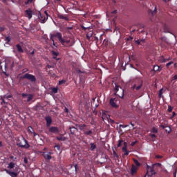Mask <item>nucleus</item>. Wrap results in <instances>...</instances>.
<instances>
[{
  "instance_id": "nucleus-1",
  "label": "nucleus",
  "mask_w": 177,
  "mask_h": 177,
  "mask_svg": "<svg viewBox=\"0 0 177 177\" xmlns=\"http://www.w3.org/2000/svg\"><path fill=\"white\" fill-rule=\"evenodd\" d=\"M53 37L57 38L59 43L64 47L68 48L74 45V42L71 41L70 37H65V36L62 37V33H60V32H56L53 35H51V37H50V39H51L53 42H55Z\"/></svg>"
},
{
  "instance_id": "nucleus-2",
  "label": "nucleus",
  "mask_w": 177,
  "mask_h": 177,
  "mask_svg": "<svg viewBox=\"0 0 177 177\" xmlns=\"http://www.w3.org/2000/svg\"><path fill=\"white\" fill-rule=\"evenodd\" d=\"M17 146L21 148H25L26 149L30 147L28 140H26L24 136L18 138V143H17Z\"/></svg>"
},
{
  "instance_id": "nucleus-3",
  "label": "nucleus",
  "mask_w": 177,
  "mask_h": 177,
  "mask_svg": "<svg viewBox=\"0 0 177 177\" xmlns=\"http://www.w3.org/2000/svg\"><path fill=\"white\" fill-rule=\"evenodd\" d=\"M49 17V15L48 14L47 11H44V13H41V12H39V21H40V23L45 24L47 21L48 18Z\"/></svg>"
},
{
  "instance_id": "nucleus-4",
  "label": "nucleus",
  "mask_w": 177,
  "mask_h": 177,
  "mask_svg": "<svg viewBox=\"0 0 177 177\" xmlns=\"http://www.w3.org/2000/svg\"><path fill=\"white\" fill-rule=\"evenodd\" d=\"M114 91H115V93H114L115 95H118L119 97L124 99V90L122 88H120L118 85H115Z\"/></svg>"
},
{
  "instance_id": "nucleus-5",
  "label": "nucleus",
  "mask_w": 177,
  "mask_h": 177,
  "mask_svg": "<svg viewBox=\"0 0 177 177\" xmlns=\"http://www.w3.org/2000/svg\"><path fill=\"white\" fill-rule=\"evenodd\" d=\"M60 132L59 129L57 127H50L48 128V132H46V133L50 135V133L59 134Z\"/></svg>"
},
{
  "instance_id": "nucleus-6",
  "label": "nucleus",
  "mask_w": 177,
  "mask_h": 177,
  "mask_svg": "<svg viewBox=\"0 0 177 177\" xmlns=\"http://www.w3.org/2000/svg\"><path fill=\"white\" fill-rule=\"evenodd\" d=\"M22 78L26 79L32 82H35L37 81L35 76L28 73H26L24 76H22Z\"/></svg>"
},
{
  "instance_id": "nucleus-7",
  "label": "nucleus",
  "mask_w": 177,
  "mask_h": 177,
  "mask_svg": "<svg viewBox=\"0 0 177 177\" xmlns=\"http://www.w3.org/2000/svg\"><path fill=\"white\" fill-rule=\"evenodd\" d=\"M14 62L12 61H9L8 59H7L6 61V64H5V72L3 71V73H5L6 75V68H14Z\"/></svg>"
},
{
  "instance_id": "nucleus-8",
  "label": "nucleus",
  "mask_w": 177,
  "mask_h": 177,
  "mask_svg": "<svg viewBox=\"0 0 177 177\" xmlns=\"http://www.w3.org/2000/svg\"><path fill=\"white\" fill-rule=\"evenodd\" d=\"M25 17H28V19H30L32 17V11L30 8L25 10Z\"/></svg>"
},
{
  "instance_id": "nucleus-9",
  "label": "nucleus",
  "mask_w": 177,
  "mask_h": 177,
  "mask_svg": "<svg viewBox=\"0 0 177 177\" xmlns=\"http://www.w3.org/2000/svg\"><path fill=\"white\" fill-rule=\"evenodd\" d=\"M42 153L43 154H41V156H43V157L44 158V159H46V160H50L52 159V156H51L52 153L51 152H49L48 153L43 152Z\"/></svg>"
},
{
  "instance_id": "nucleus-10",
  "label": "nucleus",
  "mask_w": 177,
  "mask_h": 177,
  "mask_svg": "<svg viewBox=\"0 0 177 177\" xmlns=\"http://www.w3.org/2000/svg\"><path fill=\"white\" fill-rule=\"evenodd\" d=\"M116 102H117V100H116L115 98H111V99H110L109 104H110V105H111L112 107H113V108H118V106L117 105Z\"/></svg>"
},
{
  "instance_id": "nucleus-11",
  "label": "nucleus",
  "mask_w": 177,
  "mask_h": 177,
  "mask_svg": "<svg viewBox=\"0 0 177 177\" xmlns=\"http://www.w3.org/2000/svg\"><path fill=\"white\" fill-rule=\"evenodd\" d=\"M143 84L142 83L140 84L138 86H137L136 84L133 85L131 87L132 91H138L139 90H140V88L142 87Z\"/></svg>"
},
{
  "instance_id": "nucleus-12",
  "label": "nucleus",
  "mask_w": 177,
  "mask_h": 177,
  "mask_svg": "<svg viewBox=\"0 0 177 177\" xmlns=\"http://www.w3.org/2000/svg\"><path fill=\"white\" fill-rule=\"evenodd\" d=\"M73 29V26H68L67 28H62V30H63V32L68 34H71V30Z\"/></svg>"
},
{
  "instance_id": "nucleus-13",
  "label": "nucleus",
  "mask_w": 177,
  "mask_h": 177,
  "mask_svg": "<svg viewBox=\"0 0 177 177\" xmlns=\"http://www.w3.org/2000/svg\"><path fill=\"white\" fill-rule=\"evenodd\" d=\"M46 122H47L46 124L47 127H50L53 122L51 117L50 116L46 117Z\"/></svg>"
},
{
  "instance_id": "nucleus-14",
  "label": "nucleus",
  "mask_w": 177,
  "mask_h": 177,
  "mask_svg": "<svg viewBox=\"0 0 177 177\" xmlns=\"http://www.w3.org/2000/svg\"><path fill=\"white\" fill-rule=\"evenodd\" d=\"M57 17L60 19H63V20L66 21H69V18L67 16H66L63 14H58Z\"/></svg>"
},
{
  "instance_id": "nucleus-15",
  "label": "nucleus",
  "mask_w": 177,
  "mask_h": 177,
  "mask_svg": "<svg viewBox=\"0 0 177 177\" xmlns=\"http://www.w3.org/2000/svg\"><path fill=\"white\" fill-rule=\"evenodd\" d=\"M5 171H6L7 174H8V175L11 176V177H17L18 174L14 171H10L8 169H5Z\"/></svg>"
},
{
  "instance_id": "nucleus-16",
  "label": "nucleus",
  "mask_w": 177,
  "mask_h": 177,
  "mask_svg": "<svg viewBox=\"0 0 177 177\" xmlns=\"http://www.w3.org/2000/svg\"><path fill=\"white\" fill-rule=\"evenodd\" d=\"M111 43L109 39H104L103 40V45H104V46L109 47V46H111Z\"/></svg>"
},
{
  "instance_id": "nucleus-17",
  "label": "nucleus",
  "mask_w": 177,
  "mask_h": 177,
  "mask_svg": "<svg viewBox=\"0 0 177 177\" xmlns=\"http://www.w3.org/2000/svg\"><path fill=\"white\" fill-rule=\"evenodd\" d=\"M171 57H169L168 58H165L163 57V55H162V57H160V62L162 63H165V62H167L168 61L171 60Z\"/></svg>"
},
{
  "instance_id": "nucleus-18",
  "label": "nucleus",
  "mask_w": 177,
  "mask_h": 177,
  "mask_svg": "<svg viewBox=\"0 0 177 177\" xmlns=\"http://www.w3.org/2000/svg\"><path fill=\"white\" fill-rule=\"evenodd\" d=\"M161 71H162V68H160L159 66L158 65L153 66L152 71H153L154 73L160 72Z\"/></svg>"
},
{
  "instance_id": "nucleus-19",
  "label": "nucleus",
  "mask_w": 177,
  "mask_h": 177,
  "mask_svg": "<svg viewBox=\"0 0 177 177\" xmlns=\"http://www.w3.org/2000/svg\"><path fill=\"white\" fill-rule=\"evenodd\" d=\"M15 47H17V50L18 51V53H23L24 52L21 46H20V44H17V46H15Z\"/></svg>"
},
{
  "instance_id": "nucleus-20",
  "label": "nucleus",
  "mask_w": 177,
  "mask_h": 177,
  "mask_svg": "<svg viewBox=\"0 0 177 177\" xmlns=\"http://www.w3.org/2000/svg\"><path fill=\"white\" fill-rule=\"evenodd\" d=\"M69 129H70L71 134L72 135H74L78 131L77 128L73 127H69Z\"/></svg>"
},
{
  "instance_id": "nucleus-21",
  "label": "nucleus",
  "mask_w": 177,
  "mask_h": 177,
  "mask_svg": "<svg viewBox=\"0 0 177 177\" xmlns=\"http://www.w3.org/2000/svg\"><path fill=\"white\" fill-rule=\"evenodd\" d=\"M138 168L135 165H132L131 169V174L133 175L134 174L137 173Z\"/></svg>"
},
{
  "instance_id": "nucleus-22",
  "label": "nucleus",
  "mask_w": 177,
  "mask_h": 177,
  "mask_svg": "<svg viewBox=\"0 0 177 177\" xmlns=\"http://www.w3.org/2000/svg\"><path fill=\"white\" fill-rule=\"evenodd\" d=\"M86 124H79L78 128L80 131L84 132L86 129Z\"/></svg>"
},
{
  "instance_id": "nucleus-23",
  "label": "nucleus",
  "mask_w": 177,
  "mask_h": 177,
  "mask_svg": "<svg viewBox=\"0 0 177 177\" xmlns=\"http://www.w3.org/2000/svg\"><path fill=\"white\" fill-rule=\"evenodd\" d=\"M84 134L86 135V136H92L93 134V131L91 130H88V129H85V131H84Z\"/></svg>"
},
{
  "instance_id": "nucleus-24",
  "label": "nucleus",
  "mask_w": 177,
  "mask_h": 177,
  "mask_svg": "<svg viewBox=\"0 0 177 177\" xmlns=\"http://www.w3.org/2000/svg\"><path fill=\"white\" fill-rule=\"evenodd\" d=\"M163 29L165 30V32H169V25H167L166 24H165L163 25Z\"/></svg>"
},
{
  "instance_id": "nucleus-25",
  "label": "nucleus",
  "mask_w": 177,
  "mask_h": 177,
  "mask_svg": "<svg viewBox=\"0 0 177 177\" xmlns=\"http://www.w3.org/2000/svg\"><path fill=\"white\" fill-rule=\"evenodd\" d=\"M92 37H93V32H89L88 33H86V39L88 41L91 40V38Z\"/></svg>"
},
{
  "instance_id": "nucleus-26",
  "label": "nucleus",
  "mask_w": 177,
  "mask_h": 177,
  "mask_svg": "<svg viewBox=\"0 0 177 177\" xmlns=\"http://www.w3.org/2000/svg\"><path fill=\"white\" fill-rule=\"evenodd\" d=\"M75 72L77 74L80 75V74H86V73L85 71H81L79 68H76L75 69Z\"/></svg>"
},
{
  "instance_id": "nucleus-27",
  "label": "nucleus",
  "mask_w": 177,
  "mask_h": 177,
  "mask_svg": "<svg viewBox=\"0 0 177 177\" xmlns=\"http://www.w3.org/2000/svg\"><path fill=\"white\" fill-rule=\"evenodd\" d=\"M136 31H139V29H136V26H131L130 28V32H135Z\"/></svg>"
},
{
  "instance_id": "nucleus-28",
  "label": "nucleus",
  "mask_w": 177,
  "mask_h": 177,
  "mask_svg": "<svg viewBox=\"0 0 177 177\" xmlns=\"http://www.w3.org/2000/svg\"><path fill=\"white\" fill-rule=\"evenodd\" d=\"M127 142H124V147L122 148V151L123 152L127 151Z\"/></svg>"
},
{
  "instance_id": "nucleus-29",
  "label": "nucleus",
  "mask_w": 177,
  "mask_h": 177,
  "mask_svg": "<svg viewBox=\"0 0 177 177\" xmlns=\"http://www.w3.org/2000/svg\"><path fill=\"white\" fill-rule=\"evenodd\" d=\"M90 145H91V147H90L91 151H94L97 147L96 145L93 143H91Z\"/></svg>"
},
{
  "instance_id": "nucleus-30",
  "label": "nucleus",
  "mask_w": 177,
  "mask_h": 177,
  "mask_svg": "<svg viewBox=\"0 0 177 177\" xmlns=\"http://www.w3.org/2000/svg\"><path fill=\"white\" fill-rule=\"evenodd\" d=\"M162 95H163V88H161V89L159 91L158 97H159V98L162 97Z\"/></svg>"
},
{
  "instance_id": "nucleus-31",
  "label": "nucleus",
  "mask_w": 177,
  "mask_h": 177,
  "mask_svg": "<svg viewBox=\"0 0 177 177\" xmlns=\"http://www.w3.org/2000/svg\"><path fill=\"white\" fill-rule=\"evenodd\" d=\"M15 167V163L14 162H10L8 164V169H13Z\"/></svg>"
},
{
  "instance_id": "nucleus-32",
  "label": "nucleus",
  "mask_w": 177,
  "mask_h": 177,
  "mask_svg": "<svg viewBox=\"0 0 177 177\" xmlns=\"http://www.w3.org/2000/svg\"><path fill=\"white\" fill-rule=\"evenodd\" d=\"M1 100L2 101L1 103V105H3V104L7 105V104H8V102H6V101L3 98V97H1Z\"/></svg>"
},
{
  "instance_id": "nucleus-33",
  "label": "nucleus",
  "mask_w": 177,
  "mask_h": 177,
  "mask_svg": "<svg viewBox=\"0 0 177 177\" xmlns=\"http://www.w3.org/2000/svg\"><path fill=\"white\" fill-rule=\"evenodd\" d=\"M151 132L153 133H157L158 132V129H156V127H153L152 129L151 130Z\"/></svg>"
},
{
  "instance_id": "nucleus-34",
  "label": "nucleus",
  "mask_w": 177,
  "mask_h": 177,
  "mask_svg": "<svg viewBox=\"0 0 177 177\" xmlns=\"http://www.w3.org/2000/svg\"><path fill=\"white\" fill-rule=\"evenodd\" d=\"M33 98V95H31V94H29V95H28V100H27V102H30Z\"/></svg>"
},
{
  "instance_id": "nucleus-35",
  "label": "nucleus",
  "mask_w": 177,
  "mask_h": 177,
  "mask_svg": "<svg viewBox=\"0 0 177 177\" xmlns=\"http://www.w3.org/2000/svg\"><path fill=\"white\" fill-rule=\"evenodd\" d=\"M133 162L135 163V165L138 167L140 166V163L139 162V161L136 159H133Z\"/></svg>"
},
{
  "instance_id": "nucleus-36",
  "label": "nucleus",
  "mask_w": 177,
  "mask_h": 177,
  "mask_svg": "<svg viewBox=\"0 0 177 177\" xmlns=\"http://www.w3.org/2000/svg\"><path fill=\"white\" fill-rule=\"evenodd\" d=\"M56 139L59 141H65V138L64 137H56Z\"/></svg>"
},
{
  "instance_id": "nucleus-37",
  "label": "nucleus",
  "mask_w": 177,
  "mask_h": 177,
  "mask_svg": "<svg viewBox=\"0 0 177 177\" xmlns=\"http://www.w3.org/2000/svg\"><path fill=\"white\" fill-rule=\"evenodd\" d=\"M133 39V37L132 36H129V37L126 38L127 41H131Z\"/></svg>"
},
{
  "instance_id": "nucleus-38",
  "label": "nucleus",
  "mask_w": 177,
  "mask_h": 177,
  "mask_svg": "<svg viewBox=\"0 0 177 177\" xmlns=\"http://www.w3.org/2000/svg\"><path fill=\"white\" fill-rule=\"evenodd\" d=\"M113 156L114 158H119V156L118 155V153L115 152V151H113Z\"/></svg>"
},
{
  "instance_id": "nucleus-39",
  "label": "nucleus",
  "mask_w": 177,
  "mask_h": 177,
  "mask_svg": "<svg viewBox=\"0 0 177 177\" xmlns=\"http://www.w3.org/2000/svg\"><path fill=\"white\" fill-rule=\"evenodd\" d=\"M53 56L54 59H55L58 56V53H56V51H53Z\"/></svg>"
},
{
  "instance_id": "nucleus-40",
  "label": "nucleus",
  "mask_w": 177,
  "mask_h": 177,
  "mask_svg": "<svg viewBox=\"0 0 177 177\" xmlns=\"http://www.w3.org/2000/svg\"><path fill=\"white\" fill-rule=\"evenodd\" d=\"M173 64H174V62L173 61H170V62H169L168 64H166V67L169 68Z\"/></svg>"
},
{
  "instance_id": "nucleus-41",
  "label": "nucleus",
  "mask_w": 177,
  "mask_h": 177,
  "mask_svg": "<svg viewBox=\"0 0 177 177\" xmlns=\"http://www.w3.org/2000/svg\"><path fill=\"white\" fill-rule=\"evenodd\" d=\"M33 1V0H27L26 2H25V4L28 5V4H30L32 3Z\"/></svg>"
},
{
  "instance_id": "nucleus-42",
  "label": "nucleus",
  "mask_w": 177,
  "mask_h": 177,
  "mask_svg": "<svg viewBox=\"0 0 177 177\" xmlns=\"http://www.w3.org/2000/svg\"><path fill=\"white\" fill-rule=\"evenodd\" d=\"M140 41L142 46L145 44V39H141Z\"/></svg>"
},
{
  "instance_id": "nucleus-43",
  "label": "nucleus",
  "mask_w": 177,
  "mask_h": 177,
  "mask_svg": "<svg viewBox=\"0 0 177 177\" xmlns=\"http://www.w3.org/2000/svg\"><path fill=\"white\" fill-rule=\"evenodd\" d=\"M173 109H174L173 107H171V106H168V110H167V111H168V112H169V113L172 112Z\"/></svg>"
},
{
  "instance_id": "nucleus-44",
  "label": "nucleus",
  "mask_w": 177,
  "mask_h": 177,
  "mask_svg": "<svg viewBox=\"0 0 177 177\" xmlns=\"http://www.w3.org/2000/svg\"><path fill=\"white\" fill-rule=\"evenodd\" d=\"M53 68H54V66L47 65V68H46V71H48V68L50 69Z\"/></svg>"
},
{
  "instance_id": "nucleus-45",
  "label": "nucleus",
  "mask_w": 177,
  "mask_h": 177,
  "mask_svg": "<svg viewBox=\"0 0 177 177\" xmlns=\"http://www.w3.org/2000/svg\"><path fill=\"white\" fill-rule=\"evenodd\" d=\"M123 141L122 140H119L118 141V147H120L122 146Z\"/></svg>"
},
{
  "instance_id": "nucleus-46",
  "label": "nucleus",
  "mask_w": 177,
  "mask_h": 177,
  "mask_svg": "<svg viewBox=\"0 0 177 177\" xmlns=\"http://www.w3.org/2000/svg\"><path fill=\"white\" fill-rule=\"evenodd\" d=\"M66 83V81L65 80H61V81H59V85H62Z\"/></svg>"
},
{
  "instance_id": "nucleus-47",
  "label": "nucleus",
  "mask_w": 177,
  "mask_h": 177,
  "mask_svg": "<svg viewBox=\"0 0 177 177\" xmlns=\"http://www.w3.org/2000/svg\"><path fill=\"white\" fill-rule=\"evenodd\" d=\"M57 92H58V88H53V93H57Z\"/></svg>"
},
{
  "instance_id": "nucleus-48",
  "label": "nucleus",
  "mask_w": 177,
  "mask_h": 177,
  "mask_svg": "<svg viewBox=\"0 0 177 177\" xmlns=\"http://www.w3.org/2000/svg\"><path fill=\"white\" fill-rule=\"evenodd\" d=\"M156 12H157V8H156V7H155V8H154L153 11L152 12V15H156Z\"/></svg>"
},
{
  "instance_id": "nucleus-49",
  "label": "nucleus",
  "mask_w": 177,
  "mask_h": 177,
  "mask_svg": "<svg viewBox=\"0 0 177 177\" xmlns=\"http://www.w3.org/2000/svg\"><path fill=\"white\" fill-rule=\"evenodd\" d=\"M124 156H128V155L129 154V153H130V151H128V150H126V151H124Z\"/></svg>"
},
{
  "instance_id": "nucleus-50",
  "label": "nucleus",
  "mask_w": 177,
  "mask_h": 177,
  "mask_svg": "<svg viewBox=\"0 0 177 177\" xmlns=\"http://www.w3.org/2000/svg\"><path fill=\"white\" fill-rule=\"evenodd\" d=\"M74 168H75V173H77V168H78V165L75 164V165H74Z\"/></svg>"
},
{
  "instance_id": "nucleus-51",
  "label": "nucleus",
  "mask_w": 177,
  "mask_h": 177,
  "mask_svg": "<svg viewBox=\"0 0 177 177\" xmlns=\"http://www.w3.org/2000/svg\"><path fill=\"white\" fill-rule=\"evenodd\" d=\"M6 41H7L8 43L10 42V37H6Z\"/></svg>"
},
{
  "instance_id": "nucleus-52",
  "label": "nucleus",
  "mask_w": 177,
  "mask_h": 177,
  "mask_svg": "<svg viewBox=\"0 0 177 177\" xmlns=\"http://www.w3.org/2000/svg\"><path fill=\"white\" fill-rule=\"evenodd\" d=\"M135 43H136L137 45H142V44H141L140 40H136Z\"/></svg>"
},
{
  "instance_id": "nucleus-53",
  "label": "nucleus",
  "mask_w": 177,
  "mask_h": 177,
  "mask_svg": "<svg viewBox=\"0 0 177 177\" xmlns=\"http://www.w3.org/2000/svg\"><path fill=\"white\" fill-rule=\"evenodd\" d=\"M149 136L152 138V139H155L156 138V136L155 134H149Z\"/></svg>"
},
{
  "instance_id": "nucleus-54",
  "label": "nucleus",
  "mask_w": 177,
  "mask_h": 177,
  "mask_svg": "<svg viewBox=\"0 0 177 177\" xmlns=\"http://www.w3.org/2000/svg\"><path fill=\"white\" fill-rule=\"evenodd\" d=\"M128 127H129L128 125H122V124L119 125V127H121V128H127Z\"/></svg>"
},
{
  "instance_id": "nucleus-55",
  "label": "nucleus",
  "mask_w": 177,
  "mask_h": 177,
  "mask_svg": "<svg viewBox=\"0 0 177 177\" xmlns=\"http://www.w3.org/2000/svg\"><path fill=\"white\" fill-rule=\"evenodd\" d=\"M24 162L25 164H28V158H24Z\"/></svg>"
},
{
  "instance_id": "nucleus-56",
  "label": "nucleus",
  "mask_w": 177,
  "mask_h": 177,
  "mask_svg": "<svg viewBox=\"0 0 177 177\" xmlns=\"http://www.w3.org/2000/svg\"><path fill=\"white\" fill-rule=\"evenodd\" d=\"M177 80V75L172 77L171 82Z\"/></svg>"
},
{
  "instance_id": "nucleus-57",
  "label": "nucleus",
  "mask_w": 177,
  "mask_h": 177,
  "mask_svg": "<svg viewBox=\"0 0 177 177\" xmlns=\"http://www.w3.org/2000/svg\"><path fill=\"white\" fill-rule=\"evenodd\" d=\"M4 30H5V28H4L3 26H1V27L0 28V32H3Z\"/></svg>"
},
{
  "instance_id": "nucleus-58",
  "label": "nucleus",
  "mask_w": 177,
  "mask_h": 177,
  "mask_svg": "<svg viewBox=\"0 0 177 177\" xmlns=\"http://www.w3.org/2000/svg\"><path fill=\"white\" fill-rule=\"evenodd\" d=\"M117 12H118L117 10H114L111 12V14H117Z\"/></svg>"
},
{
  "instance_id": "nucleus-59",
  "label": "nucleus",
  "mask_w": 177,
  "mask_h": 177,
  "mask_svg": "<svg viewBox=\"0 0 177 177\" xmlns=\"http://www.w3.org/2000/svg\"><path fill=\"white\" fill-rule=\"evenodd\" d=\"M103 35H100V41H102L103 40Z\"/></svg>"
},
{
  "instance_id": "nucleus-60",
  "label": "nucleus",
  "mask_w": 177,
  "mask_h": 177,
  "mask_svg": "<svg viewBox=\"0 0 177 177\" xmlns=\"http://www.w3.org/2000/svg\"><path fill=\"white\" fill-rule=\"evenodd\" d=\"M55 148H56L57 150L60 149V146L59 145H55Z\"/></svg>"
},
{
  "instance_id": "nucleus-61",
  "label": "nucleus",
  "mask_w": 177,
  "mask_h": 177,
  "mask_svg": "<svg viewBox=\"0 0 177 177\" xmlns=\"http://www.w3.org/2000/svg\"><path fill=\"white\" fill-rule=\"evenodd\" d=\"M136 143H137V142H131V145L132 147H133L134 145H136Z\"/></svg>"
},
{
  "instance_id": "nucleus-62",
  "label": "nucleus",
  "mask_w": 177,
  "mask_h": 177,
  "mask_svg": "<svg viewBox=\"0 0 177 177\" xmlns=\"http://www.w3.org/2000/svg\"><path fill=\"white\" fill-rule=\"evenodd\" d=\"M160 127L162 128V129H165L166 128V127H165L162 124L160 125Z\"/></svg>"
},
{
  "instance_id": "nucleus-63",
  "label": "nucleus",
  "mask_w": 177,
  "mask_h": 177,
  "mask_svg": "<svg viewBox=\"0 0 177 177\" xmlns=\"http://www.w3.org/2000/svg\"><path fill=\"white\" fill-rule=\"evenodd\" d=\"M69 110L67 108L64 109V112L65 113H68Z\"/></svg>"
},
{
  "instance_id": "nucleus-64",
  "label": "nucleus",
  "mask_w": 177,
  "mask_h": 177,
  "mask_svg": "<svg viewBox=\"0 0 177 177\" xmlns=\"http://www.w3.org/2000/svg\"><path fill=\"white\" fill-rule=\"evenodd\" d=\"M26 96H28L27 94H24V93L22 94V97H26Z\"/></svg>"
}]
</instances>
